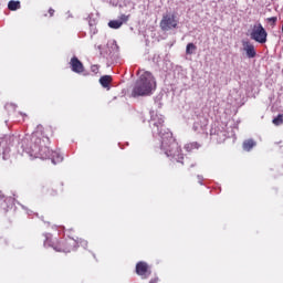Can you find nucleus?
Listing matches in <instances>:
<instances>
[{
	"instance_id": "obj_28",
	"label": "nucleus",
	"mask_w": 283,
	"mask_h": 283,
	"mask_svg": "<svg viewBox=\"0 0 283 283\" xmlns=\"http://www.w3.org/2000/svg\"><path fill=\"white\" fill-rule=\"evenodd\" d=\"M282 32H283V24H282Z\"/></svg>"
},
{
	"instance_id": "obj_17",
	"label": "nucleus",
	"mask_w": 283,
	"mask_h": 283,
	"mask_svg": "<svg viewBox=\"0 0 283 283\" xmlns=\"http://www.w3.org/2000/svg\"><path fill=\"white\" fill-rule=\"evenodd\" d=\"M123 27V22H119L118 20H111L108 22V28H112V30H118Z\"/></svg>"
},
{
	"instance_id": "obj_4",
	"label": "nucleus",
	"mask_w": 283,
	"mask_h": 283,
	"mask_svg": "<svg viewBox=\"0 0 283 283\" xmlns=\"http://www.w3.org/2000/svg\"><path fill=\"white\" fill-rule=\"evenodd\" d=\"M156 87V80L150 72L143 73L135 82L130 96L138 98L139 96H149L153 90Z\"/></svg>"
},
{
	"instance_id": "obj_25",
	"label": "nucleus",
	"mask_w": 283,
	"mask_h": 283,
	"mask_svg": "<svg viewBox=\"0 0 283 283\" xmlns=\"http://www.w3.org/2000/svg\"><path fill=\"white\" fill-rule=\"evenodd\" d=\"M50 17H54V9H49Z\"/></svg>"
},
{
	"instance_id": "obj_7",
	"label": "nucleus",
	"mask_w": 283,
	"mask_h": 283,
	"mask_svg": "<svg viewBox=\"0 0 283 283\" xmlns=\"http://www.w3.org/2000/svg\"><path fill=\"white\" fill-rule=\"evenodd\" d=\"M136 273L142 277V280H147L149 275H151V270L149 269V264L145 261H139L136 264Z\"/></svg>"
},
{
	"instance_id": "obj_12",
	"label": "nucleus",
	"mask_w": 283,
	"mask_h": 283,
	"mask_svg": "<svg viewBox=\"0 0 283 283\" xmlns=\"http://www.w3.org/2000/svg\"><path fill=\"white\" fill-rule=\"evenodd\" d=\"M48 158H51L53 165H59V163H63V156L56 151L50 150V156Z\"/></svg>"
},
{
	"instance_id": "obj_18",
	"label": "nucleus",
	"mask_w": 283,
	"mask_h": 283,
	"mask_svg": "<svg viewBox=\"0 0 283 283\" xmlns=\"http://www.w3.org/2000/svg\"><path fill=\"white\" fill-rule=\"evenodd\" d=\"M198 50V46H196V44L193 43H188L186 46V54H193V52H196Z\"/></svg>"
},
{
	"instance_id": "obj_13",
	"label": "nucleus",
	"mask_w": 283,
	"mask_h": 283,
	"mask_svg": "<svg viewBox=\"0 0 283 283\" xmlns=\"http://www.w3.org/2000/svg\"><path fill=\"white\" fill-rule=\"evenodd\" d=\"M8 9L11 10V12H14L17 10H21V2L11 0L8 3Z\"/></svg>"
},
{
	"instance_id": "obj_6",
	"label": "nucleus",
	"mask_w": 283,
	"mask_h": 283,
	"mask_svg": "<svg viewBox=\"0 0 283 283\" xmlns=\"http://www.w3.org/2000/svg\"><path fill=\"white\" fill-rule=\"evenodd\" d=\"M159 27L164 32H169V30H176V28H178V19L176 18V14L163 15Z\"/></svg>"
},
{
	"instance_id": "obj_3",
	"label": "nucleus",
	"mask_w": 283,
	"mask_h": 283,
	"mask_svg": "<svg viewBox=\"0 0 283 283\" xmlns=\"http://www.w3.org/2000/svg\"><path fill=\"white\" fill-rule=\"evenodd\" d=\"M161 149L170 160L185 165V154H182V148H180V145L176 142V138H174L171 133H165L161 136Z\"/></svg>"
},
{
	"instance_id": "obj_14",
	"label": "nucleus",
	"mask_w": 283,
	"mask_h": 283,
	"mask_svg": "<svg viewBox=\"0 0 283 283\" xmlns=\"http://www.w3.org/2000/svg\"><path fill=\"white\" fill-rule=\"evenodd\" d=\"M255 147V140L253 139H248L243 142V149L244 151H251Z\"/></svg>"
},
{
	"instance_id": "obj_20",
	"label": "nucleus",
	"mask_w": 283,
	"mask_h": 283,
	"mask_svg": "<svg viewBox=\"0 0 283 283\" xmlns=\"http://www.w3.org/2000/svg\"><path fill=\"white\" fill-rule=\"evenodd\" d=\"M193 132H205V127L200 125V122H196L192 126Z\"/></svg>"
},
{
	"instance_id": "obj_15",
	"label": "nucleus",
	"mask_w": 283,
	"mask_h": 283,
	"mask_svg": "<svg viewBox=\"0 0 283 283\" xmlns=\"http://www.w3.org/2000/svg\"><path fill=\"white\" fill-rule=\"evenodd\" d=\"M99 83L102 87H109V83H112V76L111 75H104L99 78Z\"/></svg>"
},
{
	"instance_id": "obj_16",
	"label": "nucleus",
	"mask_w": 283,
	"mask_h": 283,
	"mask_svg": "<svg viewBox=\"0 0 283 283\" xmlns=\"http://www.w3.org/2000/svg\"><path fill=\"white\" fill-rule=\"evenodd\" d=\"M185 149L187 151H193V149H200V145L198 142L188 143L185 145Z\"/></svg>"
},
{
	"instance_id": "obj_1",
	"label": "nucleus",
	"mask_w": 283,
	"mask_h": 283,
	"mask_svg": "<svg viewBox=\"0 0 283 283\" xmlns=\"http://www.w3.org/2000/svg\"><path fill=\"white\" fill-rule=\"evenodd\" d=\"M50 138L43 136L41 133H33L30 140L27 139L25 151L33 158H41L48 160L50 158Z\"/></svg>"
},
{
	"instance_id": "obj_9",
	"label": "nucleus",
	"mask_w": 283,
	"mask_h": 283,
	"mask_svg": "<svg viewBox=\"0 0 283 283\" xmlns=\"http://www.w3.org/2000/svg\"><path fill=\"white\" fill-rule=\"evenodd\" d=\"M0 145L2 147H14V145H19V137L14 135H6L1 139Z\"/></svg>"
},
{
	"instance_id": "obj_21",
	"label": "nucleus",
	"mask_w": 283,
	"mask_h": 283,
	"mask_svg": "<svg viewBox=\"0 0 283 283\" xmlns=\"http://www.w3.org/2000/svg\"><path fill=\"white\" fill-rule=\"evenodd\" d=\"M56 190L54 188H46V196H50L51 198H54V196H56Z\"/></svg>"
},
{
	"instance_id": "obj_19",
	"label": "nucleus",
	"mask_w": 283,
	"mask_h": 283,
	"mask_svg": "<svg viewBox=\"0 0 283 283\" xmlns=\"http://www.w3.org/2000/svg\"><path fill=\"white\" fill-rule=\"evenodd\" d=\"M273 125H275L276 127L280 125H283V114H279L273 120H272Z\"/></svg>"
},
{
	"instance_id": "obj_5",
	"label": "nucleus",
	"mask_w": 283,
	"mask_h": 283,
	"mask_svg": "<svg viewBox=\"0 0 283 283\" xmlns=\"http://www.w3.org/2000/svg\"><path fill=\"white\" fill-rule=\"evenodd\" d=\"M268 36L269 33H266V30L264 29V27H262V23L253 25L250 33V38L252 39V41H256V43H266Z\"/></svg>"
},
{
	"instance_id": "obj_27",
	"label": "nucleus",
	"mask_w": 283,
	"mask_h": 283,
	"mask_svg": "<svg viewBox=\"0 0 283 283\" xmlns=\"http://www.w3.org/2000/svg\"><path fill=\"white\" fill-rule=\"evenodd\" d=\"M6 197H3V192L0 191V201L3 200Z\"/></svg>"
},
{
	"instance_id": "obj_22",
	"label": "nucleus",
	"mask_w": 283,
	"mask_h": 283,
	"mask_svg": "<svg viewBox=\"0 0 283 283\" xmlns=\"http://www.w3.org/2000/svg\"><path fill=\"white\" fill-rule=\"evenodd\" d=\"M129 14L128 15H126V14H122L120 17H119V22L122 23V25H123V23H127V21H129Z\"/></svg>"
},
{
	"instance_id": "obj_8",
	"label": "nucleus",
	"mask_w": 283,
	"mask_h": 283,
	"mask_svg": "<svg viewBox=\"0 0 283 283\" xmlns=\"http://www.w3.org/2000/svg\"><path fill=\"white\" fill-rule=\"evenodd\" d=\"M72 72H74L75 74H83V72H85V66L83 65V62H81V60H78V57L73 56L69 63Z\"/></svg>"
},
{
	"instance_id": "obj_10",
	"label": "nucleus",
	"mask_w": 283,
	"mask_h": 283,
	"mask_svg": "<svg viewBox=\"0 0 283 283\" xmlns=\"http://www.w3.org/2000/svg\"><path fill=\"white\" fill-rule=\"evenodd\" d=\"M0 202V209L4 211V213H8V211L14 207V198L12 197H4Z\"/></svg>"
},
{
	"instance_id": "obj_26",
	"label": "nucleus",
	"mask_w": 283,
	"mask_h": 283,
	"mask_svg": "<svg viewBox=\"0 0 283 283\" xmlns=\"http://www.w3.org/2000/svg\"><path fill=\"white\" fill-rule=\"evenodd\" d=\"M149 283H158V277H154L149 281Z\"/></svg>"
},
{
	"instance_id": "obj_24",
	"label": "nucleus",
	"mask_w": 283,
	"mask_h": 283,
	"mask_svg": "<svg viewBox=\"0 0 283 283\" xmlns=\"http://www.w3.org/2000/svg\"><path fill=\"white\" fill-rule=\"evenodd\" d=\"M0 244H2V247H8L9 242L8 239L3 238V235L0 234Z\"/></svg>"
},
{
	"instance_id": "obj_23",
	"label": "nucleus",
	"mask_w": 283,
	"mask_h": 283,
	"mask_svg": "<svg viewBox=\"0 0 283 283\" xmlns=\"http://www.w3.org/2000/svg\"><path fill=\"white\" fill-rule=\"evenodd\" d=\"M268 23H271L272 28H275L277 23V17L268 18Z\"/></svg>"
},
{
	"instance_id": "obj_11",
	"label": "nucleus",
	"mask_w": 283,
	"mask_h": 283,
	"mask_svg": "<svg viewBox=\"0 0 283 283\" xmlns=\"http://www.w3.org/2000/svg\"><path fill=\"white\" fill-rule=\"evenodd\" d=\"M243 50L248 56V59H255L256 52H255V46L251 44L250 42L243 43Z\"/></svg>"
},
{
	"instance_id": "obj_2",
	"label": "nucleus",
	"mask_w": 283,
	"mask_h": 283,
	"mask_svg": "<svg viewBox=\"0 0 283 283\" xmlns=\"http://www.w3.org/2000/svg\"><path fill=\"white\" fill-rule=\"evenodd\" d=\"M87 240L77 238V239H56L52 237H46L44 240L45 249H53L57 253H71L74 249L82 247L87 249Z\"/></svg>"
}]
</instances>
